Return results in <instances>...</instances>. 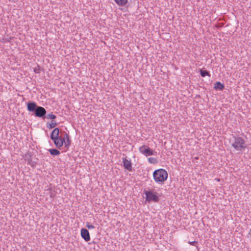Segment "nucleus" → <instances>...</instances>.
<instances>
[{"label":"nucleus","mask_w":251,"mask_h":251,"mask_svg":"<svg viewBox=\"0 0 251 251\" xmlns=\"http://www.w3.org/2000/svg\"><path fill=\"white\" fill-rule=\"evenodd\" d=\"M167 172L163 169L155 170L153 173V177L155 181L159 184L163 183L168 178Z\"/></svg>","instance_id":"f257e3e1"},{"label":"nucleus","mask_w":251,"mask_h":251,"mask_svg":"<svg viewBox=\"0 0 251 251\" xmlns=\"http://www.w3.org/2000/svg\"><path fill=\"white\" fill-rule=\"evenodd\" d=\"M231 146L237 151H241L246 148L245 141L240 137H234L233 140H230Z\"/></svg>","instance_id":"f03ea898"},{"label":"nucleus","mask_w":251,"mask_h":251,"mask_svg":"<svg viewBox=\"0 0 251 251\" xmlns=\"http://www.w3.org/2000/svg\"><path fill=\"white\" fill-rule=\"evenodd\" d=\"M144 193L146 195V201L149 202L151 201L157 202L159 200L158 193L156 192L153 189L144 190Z\"/></svg>","instance_id":"7ed1b4c3"},{"label":"nucleus","mask_w":251,"mask_h":251,"mask_svg":"<svg viewBox=\"0 0 251 251\" xmlns=\"http://www.w3.org/2000/svg\"><path fill=\"white\" fill-rule=\"evenodd\" d=\"M140 153L144 154L146 156L154 155V151H153L150 147L143 145L139 148Z\"/></svg>","instance_id":"20e7f679"},{"label":"nucleus","mask_w":251,"mask_h":251,"mask_svg":"<svg viewBox=\"0 0 251 251\" xmlns=\"http://www.w3.org/2000/svg\"><path fill=\"white\" fill-rule=\"evenodd\" d=\"M46 114V109L42 106H38L34 112L35 116L40 118L44 117Z\"/></svg>","instance_id":"39448f33"},{"label":"nucleus","mask_w":251,"mask_h":251,"mask_svg":"<svg viewBox=\"0 0 251 251\" xmlns=\"http://www.w3.org/2000/svg\"><path fill=\"white\" fill-rule=\"evenodd\" d=\"M52 140L53 141L54 144L56 147L60 148L63 145V144L65 142V137L64 136L62 137L61 136H59L58 138L54 139Z\"/></svg>","instance_id":"423d86ee"},{"label":"nucleus","mask_w":251,"mask_h":251,"mask_svg":"<svg viewBox=\"0 0 251 251\" xmlns=\"http://www.w3.org/2000/svg\"><path fill=\"white\" fill-rule=\"evenodd\" d=\"M81 236L82 238L86 242L90 240V234L88 230L85 228L81 229Z\"/></svg>","instance_id":"0eeeda50"},{"label":"nucleus","mask_w":251,"mask_h":251,"mask_svg":"<svg viewBox=\"0 0 251 251\" xmlns=\"http://www.w3.org/2000/svg\"><path fill=\"white\" fill-rule=\"evenodd\" d=\"M38 106L36 102L33 101H29L27 104V109L30 112H35Z\"/></svg>","instance_id":"6e6552de"},{"label":"nucleus","mask_w":251,"mask_h":251,"mask_svg":"<svg viewBox=\"0 0 251 251\" xmlns=\"http://www.w3.org/2000/svg\"><path fill=\"white\" fill-rule=\"evenodd\" d=\"M123 166L125 169L129 171H132V164L131 161L126 158H123Z\"/></svg>","instance_id":"1a4fd4ad"},{"label":"nucleus","mask_w":251,"mask_h":251,"mask_svg":"<svg viewBox=\"0 0 251 251\" xmlns=\"http://www.w3.org/2000/svg\"><path fill=\"white\" fill-rule=\"evenodd\" d=\"M60 131L58 128L56 127L54 128L50 135V138L52 140L54 139H56V138H58L59 136Z\"/></svg>","instance_id":"9d476101"},{"label":"nucleus","mask_w":251,"mask_h":251,"mask_svg":"<svg viewBox=\"0 0 251 251\" xmlns=\"http://www.w3.org/2000/svg\"><path fill=\"white\" fill-rule=\"evenodd\" d=\"M214 88L216 90H223L224 89V85L218 81L215 83Z\"/></svg>","instance_id":"9b49d317"},{"label":"nucleus","mask_w":251,"mask_h":251,"mask_svg":"<svg viewBox=\"0 0 251 251\" xmlns=\"http://www.w3.org/2000/svg\"><path fill=\"white\" fill-rule=\"evenodd\" d=\"M64 133L65 137V142L64 143L65 144L66 147L69 146L71 144V141L69 138V135L68 133H67L65 132H64Z\"/></svg>","instance_id":"f8f14e48"},{"label":"nucleus","mask_w":251,"mask_h":251,"mask_svg":"<svg viewBox=\"0 0 251 251\" xmlns=\"http://www.w3.org/2000/svg\"><path fill=\"white\" fill-rule=\"evenodd\" d=\"M120 6H125L127 3V0H114Z\"/></svg>","instance_id":"ddd939ff"},{"label":"nucleus","mask_w":251,"mask_h":251,"mask_svg":"<svg viewBox=\"0 0 251 251\" xmlns=\"http://www.w3.org/2000/svg\"><path fill=\"white\" fill-rule=\"evenodd\" d=\"M200 73L202 77H205V76H208L210 77L211 75L209 72L207 70H203L202 69L200 70Z\"/></svg>","instance_id":"4468645a"},{"label":"nucleus","mask_w":251,"mask_h":251,"mask_svg":"<svg viewBox=\"0 0 251 251\" xmlns=\"http://www.w3.org/2000/svg\"><path fill=\"white\" fill-rule=\"evenodd\" d=\"M49 151L52 155H58L60 154V151L57 149H51L49 150Z\"/></svg>","instance_id":"2eb2a0df"},{"label":"nucleus","mask_w":251,"mask_h":251,"mask_svg":"<svg viewBox=\"0 0 251 251\" xmlns=\"http://www.w3.org/2000/svg\"><path fill=\"white\" fill-rule=\"evenodd\" d=\"M57 123L56 122H52L51 123L48 124H47V127L50 128H53V127H55L57 126Z\"/></svg>","instance_id":"dca6fc26"},{"label":"nucleus","mask_w":251,"mask_h":251,"mask_svg":"<svg viewBox=\"0 0 251 251\" xmlns=\"http://www.w3.org/2000/svg\"><path fill=\"white\" fill-rule=\"evenodd\" d=\"M46 117L48 119L54 120L56 118V116L53 114L52 113L48 114L46 115Z\"/></svg>","instance_id":"f3484780"},{"label":"nucleus","mask_w":251,"mask_h":251,"mask_svg":"<svg viewBox=\"0 0 251 251\" xmlns=\"http://www.w3.org/2000/svg\"><path fill=\"white\" fill-rule=\"evenodd\" d=\"M86 226L88 229H93L95 228V226L89 223H86Z\"/></svg>","instance_id":"a211bd4d"},{"label":"nucleus","mask_w":251,"mask_h":251,"mask_svg":"<svg viewBox=\"0 0 251 251\" xmlns=\"http://www.w3.org/2000/svg\"><path fill=\"white\" fill-rule=\"evenodd\" d=\"M34 72L36 73V74H39L40 73V67L39 66H37V67L35 68L34 69Z\"/></svg>","instance_id":"6ab92c4d"},{"label":"nucleus","mask_w":251,"mask_h":251,"mask_svg":"<svg viewBox=\"0 0 251 251\" xmlns=\"http://www.w3.org/2000/svg\"><path fill=\"white\" fill-rule=\"evenodd\" d=\"M148 160L150 163H155V159L153 157H150L148 158Z\"/></svg>","instance_id":"aec40b11"},{"label":"nucleus","mask_w":251,"mask_h":251,"mask_svg":"<svg viewBox=\"0 0 251 251\" xmlns=\"http://www.w3.org/2000/svg\"><path fill=\"white\" fill-rule=\"evenodd\" d=\"M28 163L33 167H35L36 162L32 161L31 160L28 161Z\"/></svg>","instance_id":"412c9836"},{"label":"nucleus","mask_w":251,"mask_h":251,"mask_svg":"<svg viewBox=\"0 0 251 251\" xmlns=\"http://www.w3.org/2000/svg\"><path fill=\"white\" fill-rule=\"evenodd\" d=\"M189 243L191 245H193V246L197 247L198 242L197 241H193V242H189Z\"/></svg>","instance_id":"4be33fe9"},{"label":"nucleus","mask_w":251,"mask_h":251,"mask_svg":"<svg viewBox=\"0 0 251 251\" xmlns=\"http://www.w3.org/2000/svg\"><path fill=\"white\" fill-rule=\"evenodd\" d=\"M250 232H251V229H250Z\"/></svg>","instance_id":"5701e85b"}]
</instances>
